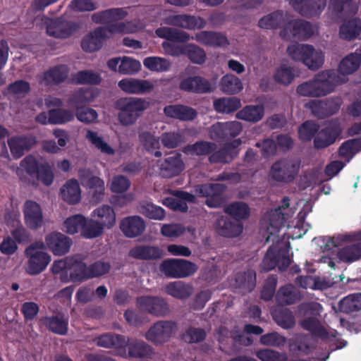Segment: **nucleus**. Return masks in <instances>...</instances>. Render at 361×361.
Returning a JSON list of instances; mask_svg holds the SVG:
<instances>
[{
    "label": "nucleus",
    "instance_id": "nucleus-1",
    "mask_svg": "<svg viewBox=\"0 0 361 361\" xmlns=\"http://www.w3.org/2000/svg\"><path fill=\"white\" fill-rule=\"evenodd\" d=\"M285 204L286 208L282 206L271 211L262 221V226L266 229L268 234L267 241H271L275 243L268 250L264 258L263 266L266 270H270L276 265L279 266L280 269H284L290 263L288 255L289 243L281 240L277 235L289 217L288 203H285Z\"/></svg>",
    "mask_w": 361,
    "mask_h": 361
},
{
    "label": "nucleus",
    "instance_id": "nucleus-2",
    "mask_svg": "<svg viewBox=\"0 0 361 361\" xmlns=\"http://www.w3.org/2000/svg\"><path fill=\"white\" fill-rule=\"evenodd\" d=\"M144 27L145 25L140 20L119 22L106 27H100L83 37L81 47L85 51L93 52L99 50L104 42L114 35L135 33Z\"/></svg>",
    "mask_w": 361,
    "mask_h": 361
},
{
    "label": "nucleus",
    "instance_id": "nucleus-3",
    "mask_svg": "<svg viewBox=\"0 0 361 361\" xmlns=\"http://www.w3.org/2000/svg\"><path fill=\"white\" fill-rule=\"evenodd\" d=\"M281 24H283L281 32L283 38L306 39L314 33V27L309 23L302 20H290L286 13L280 11L267 15L259 21V26L264 29H274Z\"/></svg>",
    "mask_w": 361,
    "mask_h": 361
},
{
    "label": "nucleus",
    "instance_id": "nucleus-4",
    "mask_svg": "<svg viewBox=\"0 0 361 361\" xmlns=\"http://www.w3.org/2000/svg\"><path fill=\"white\" fill-rule=\"evenodd\" d=\"M321 240L322 244L320 247L324 255L321 257L320 262L328 264L331 268H334V260L336 257L346 262H352L361 258V242L345 247L338 252L336 251V247L341 243L352 240L350 235H339L333 238L324 237Z\"/></svg>",
    "mask_w": 361,
    "mask_h": 361
},
{
    "label": "nucleus",
    "instance_id": "nucleus-5",
    "mask_svg": "<svg viewBox=\"0 0 361 361\" xmlns=\"http://www.w3.org/2000/svg\"><path fill=\"white\" fill-rule=\"evenodd\" d=\"M88 220L90 226L85 230V238H94L116 225V215L112 207L102 204L92 211L91 219Z\"/></svg>",
    "mask_w": 361,
    "mask_h": 361
},
{
    "label": "nucleus",
    "instance_id": "nucleus-6",
    "mask_svg": "<svg viewBox=\"0 0 361 361\" xmlns=\"http://www.w3.org/2000/svg\"><path fill=\"white\" fill-rule=\"evenodd\" d=\"M149 106V103L142 98H121L115 104V108L118 111V121L123 126H132Z\"/></svg>",
    "mask_w": 361,
    "mask_h": 361
},
{
    "label": "nucleus",
    "instance_id": "nucleus-7",
    "mask_svg": "<svg viewBox=\"0 0 361 361\" xmlns=\"http://www.w3.org/2000/svg\"><path fill=\"white\" fill-rule=\"evenodd\" d=\"M336 82V75L332 71H323L312 80L300 85L297 92L304 97H322L331 92Z\"/></svg>",
    "mask_w": 361,
    "mask_h": 361
},
{
    "label": "nucleus",
    "instance_id": "nucleus-8",
    "mask_svg": "<svg viewBox=\"0 0 361 361\" xmlns=\"http://www.w3.org/2000/svg\"><path fill=\"white\" fill-rule=\"evenodd\" d=\"M287 53L292 59L302 61L312 70L321 67L324 61L323 52L309 44H291L288 47Z\"/></svg>",
    "mask_w": 361,
    "mask_h": 361
},
{
    "label": "nucleus",
    "instance_id": "nucleus-9",
    "mask_svg": "<svg viewBox=\"0 0 361 361\" xmlns=\"http://www.w3.org/2000/svg\"><path fill=\"white\" fill-rule=\"evenodd\" d=\"M25 253L28 258L26 271L30 275L39 274L51 262V256L44 251V245L42 242L31 245Z\"/></svg>",
    "mask_w": 361,
    "mask_h": 361
},
{
    "label": "nucleus",
    "instance_id": "nucleus-10",
    "mask_svg": "<svg viewBox=\"0 0 361 361\" xmlns=\"http://www.w3.org/2000/svg\"><path fill=\"white\" fill-rule=\"evenodd\" d=\"M300 165L299 159L280 160L271 166L269 176L274 181L288 183L297 177Z\"/></svg>",
    "mask_w": 361,
    "mask_h": 361
},
{
    "label": "nucleus",
    "instance_id": "nucleus-11",
    "mask_svg": "<svg viewBox=\"0 0 361 361\" xmlns=\"http://www.w3.org/2000/svg\"><path fill=\"white\" fill-rule=\"evenodd\" d=\"M79 178L82 185L86 188L89 201L98 204L105 197V183L100 177L94 175L90 170L79 171Z\"/></svg>",
    "mask_w": 361,
    "mask_h": 361
},
{
    "label": "nucleus",
    "instance_id": "nucleus-12",
    "mask_svg": "<svg viewBox=\"0 0 361 361\" xmlns=\"http://www.w3.org/2000/svg\"><path fill=\"white\" fill-rule=\"evenodd\" d=\"M41 20L45 25L47 34L56 39H67L79 28L77 23L59 18L52 19L42 16Z\"/></svg>",
    "mask_w": 361,
    "mask_h": 361
},
{
    "label": "nucleus",
    "instance_id": "nucleus-13",
    "mask_svg": "<svg viewBox=\"0 0 361 361\" xmlns=\"http://www.w3.org/2000/svg\"><path fill=\"white\" fill-rule=\"evenodd\" d=\"M301 310L304 311L305 316L301 322L302 328L320 337H326L327 332L317 319V316L322 311L321 305L317 302L305 304L302 306Z\"/></svg>",
    "mask_w": 361,
    "mask_h": 361
},
{
    "label": "nucleus",
    "instance_id": "nucleus-14",
    "mask_svg": "<svg viewBox=\"0 0 361 361\" xmlns=\"http://www.w3.org/2000/svg\"><path fill=\"white\" fill-rule=\"evenodd\" d=\"M197 269L194 263L185 259H168L161 264V271L171 278H185L193 274Z\"/></svg>",
    "mask_w": 361,
    "mask_h": 361
},
{
    "label": "nucleus",
    "instance_id": "nucleus-15",
    "mask_svg": "<svg viewBox=\"0 0 361 361\" xmlns=\"http://www.w3.org/2000/svg\"><path fill=\"white\" fill-rule=\"evenodd\" d=\"M177 327L172 322H159L154 324L146 333L145 338L154 344L166 342L176 331Z\"/></svg>",
    "mask_w": 361,
    "mask_h": 361
},
{
    "label": "nucleus",
    "instance_id": "nucleus-16",
    "mask_svg": "<svg viewBox=\"0 0 361 361\" xmlns=\"http://www.w3.org/2000/svg\"><path fill=\"white\" fill-rule=\"evenodd\" d=\"M156 85V80L126 78L121 80L118 86L129 94H144L151 92Z\"/></svg>",
    "mask_w": 361,
    "mask_h": 361
},
{
    "label": "nucleus",
    "instance_id": "nucleus-17",
    "mask_svg": "<svg viewBox=\"0 0 361 361\" xmlns=\"http://www.w3.org/2000/svg\"><path fill=\"white\" fill-rule=\"evenodd\" d=\"M44 245L54 255L61 256L69 252L72 240L60 232L53 231L45 236Z\"/></svg>",
    "mask_w": 361,
    "mask_h": 361
},
{
    "label": "nucleus",
    "instance_id": "nucleus-18",
    "mask_svg": "<svg viewBox=\"0 0 361 361\" xmlns=\"http://www.w3.org/2000/svg\"><path fill=\"white\" fill-rule=\"evenodd\" d=\"M24 221L27 228L37 230L44 224V216L41 206L33 200H26L23 206Z\"/></svg>",
    "mask_w": 361,
    "mask_h": 361
},
{
    "label": "nucleus",
    "instance_id": "nucleus-19",
    "mask_svg": "<svg viewBox=\"0 0 361 361\" xmlns=\"http://www.w3.org/2000/svg\"><path fill=\"white\" fill-rule=\"evenodd\" d=\"M225 187L220 183L199 185L195 192L201 197H207L206 204L210 207H219L223 203L221 196Z\"/></svg>",
    "mask_w": 361,
    "mask_h": 361
},
{
    "label": "nucleus",
    "instance_id": "nucleus-20",
    "mask_svg": "<svg viewBox=\"0 0 361 361\" xmlns=\"http://www.w3.org/2000/svg\"><path fill=\"white\" fill-rule=\"evenodd\" d=\"M329 14L337 20L355 14L358 11V4L354 0H329Z\"/></svg>",
    "mask_w": 361,
    "mask_h": 361
},
{
    "label": "nucleus",
    "instance_id": "nucleus-21",
    "mask_svg": "<svg viewBox=\"0 0 361 361\" xmlns=\"http://www.w3.org/2000/svg\"><path fill=\"white\" fill-rule=\"evenodd\" d=\"M164 23L188 30L201 29L206 25V21L203 18L185 14L169 16L164 20Z\"/></svg>",
    "mask_w": 361,
    "mask_h": 361
},
{
    "label": "nucleus",
    "instance_id": "nucleus-22",
    "mask_svg": "<svg viewBox=\"0 0 361 361\" xmlns=\"http://www.w3.org/2000/svg\"><path fill=\"white\" fill-rule=\"evenodd\" d=\"M137 306L157 316H163L169 312L168 304L164 299L157 297H141L137 300Z\"/></svg>",
    "mask_w": 361,
    "mask_h": 361
},
{
    "label": "nucleus",
    "instance_id": "nucleus-23",
    "mask_svg": "<svg viewBox=\"0 0 361 361\" xmlns=\"http://www.w3.org/2000/svg\"><path fill=\"white\" fill-rule=\"evenodd\" d=\"M120 228L126 237L134 238L145 231V224L138 216H128L121 221Z\"/></svg>",
    "mask_w": 361,
    "mask_h": 361
},
{
    "label": "nucleus",
    "instance_id": "nucleus-24",
    "mask_svg": "<svg viewBox=\"0 0 361 361\" xmlns=\"http://www.w3.org/2000/svg\"><path fill=\"white\" fill-rule=\"evenodd\" d=\"M69 280L73 282H82L90 279L88 267L80 256L71 257V263L68 267Z\"/></svg>",
    "mask_w": 361,
    "mask_h": 361
},
{
    "label": "nucleus",
    "instance_id": "nucleus-25",
    "mask_svg": "<svg viewBox=\"0 0 361 361\" xmlns=\"http://www.w3.org/2000/svg\"><path fill=\"white\" fill-rule=\"evenodd\" d=\"M61 199L68 204H75L81 200V189L76 179L67 180L60 189Z\"/></svg>",
    "mask_w": 361,
    "mask_h": 361
},
{
    "label": "nucleus",
    "instance_id": "nucleus-26",
    "mask_svg": "<svg viewBox=\"0 0 361 361\" xmlns=\"http://www.w3.org/2000/svg\"><path fill=\"white\" fill-rule=\"evenodd\" d=\"M180 88L184 91L197 93L207 92L212 90L210 82L200 76H190L183 79Z\"/></svg>",
    "mask_w": 361,
    "mask_h": 361
},
{
    "label": "nucleus",
    "instance_id": "nucleus-27",
    "mask_svg": "<svg viewBox=\"0 0 361 361\" xmlns=\"http://www.w3.org/2000/svg\"><path fill=\"white\" fill-rule=\"evenodd\" d=\"M37 141L35 137H22L15 136L8 140L11 152L13 157H20L25 150H27L36 144Z\"/></svg>",
    "mask_w": 361,
    "mask_h": 361
},
{
    "label": "nucleus",
    "instance_id": "nucleus-28",
    "mask_svg": "<svg viewBox=\"0 0 361 361\" xmlns=\"http://www.w3.org/2000/svg\"><path fill=\"white\" fill-rule=\"evenodd\" d=\"M195 40L205 46L223 47L228 44L226 36L219 32L202 31L195 34Z\"/></svg>",
    "mask_w": 361,
    "mask_h": 361
},
{
    "label": "nucleus",
    "instance_id": "nucleus-29",
    "mask_svg": "<svg viewBox=\"0 0 361 361\" xmlns=\"http://www.w3.org/2000/svg\"><path fill=\"white\" fill-rule=\"evenodd\" d=\"M127 343L123 347L119 355L123 357H141L149 351V346L142 341L126 338Z\"/></svg>",
    "mask_w": 361,
    "mask_h": 361
},
{
    "label": "nucleus",
    "instance_id": "nucleus-30",
    "mask_svg": "<svg viewBox=\"0 0 361 361\" xmlns=\"http://www.w3.org/2000/svg\"><path fill=\"white\" fill-rule=\"evenodd\" d=\"M128 15L127 11L123 8H114L99 11L92 14V20L99 24L109 23L122 20Z\"/></svg>",
    "mask_w": 361,
    "mask_h": 361
},
{
    "label": "nucleus",
    "instance_id": "nucleus-31",
    "mask_svg": "<svg viewBox=\"0 0 361 361\" xmlns=\"http://www.w3.org/2000/svg\"><path fill=\"white\" fill-rule=\"evenodd\" d=\"M184 168L183 163L178 155L166 158L159 164L160 173L162 176L171 178L180 173Z\"/></svg>",
    "mask_w": 361,
    "mask_h": 361
},
{
    "label": "nucleus",
    "instance_id": "nucleus-32",
    "mask_svg": "<svg viewBox=\"0 0 361 361\" xmlns=\"http://www.w3.org/2000/svg\"><path fill=\"white\" fill-rule=\"evenodd\" d=\"M90 226V222L82 214H75L67 218L63 222V230L68 234L73 235L79 231L85 238V230Z\"/></svg>",
    "mask_w": 361,
    "mask_h": 361
},
{
    "label": "nucleus",
    "instance_id": "nucleus-33",
    "mask_svg": "<svg viewBox=\"0 0 361 361\" xmlns=\"http://www.w3.org/2000/svg\"><path fill=\"white\" fill-rule=\"evenodd\" d=\"M165 291L172 297L185 300L189 298L194 292L192 285L181 281L171 282L165 287Z\"/></svg>",
    "mask_w": 361,
    "mask_h": 361
},
{
    "label": "nucleus",
    "instance_id": "nucleus-34",
    "mask_svg": "<svg viewBox=\"0 0 361 361\" xmlns=\"http://www.w3.org/2000/svg\"><path fill=\"white\" fill-rule=\"evenodd\" d=\"M175 197L166 198L164 204L174 209L185 212L188 209L186 202H193L195 197L194 195L182 191H176Z\"/></svg>",
    "mask_w": 361,
    "mask_h": 361
},
{
    "label": "nucleus",
    "instance_id": "nucleus-35",
    "mask_svg": "<svg viewBox=\"0 0 361 361\" xmlns=\"http://www.w3.org/2000/svg\"><path fill=\"white\" fill-rule=\"evenodd\" d=\"M164 112L168 117L182 121L192 120L197 115L192 108L179 104L169 105L164 108Z\"/></svg>",
    "mask_w": 361,
    "mask_h": 361
},
{
    "label": "nucleus",
    "instance_id": "nucleus-36",
    "mask_svg": "<svg viewBox=\"0 0 361 361\" xmlns=\"http://www.w3.org/2000/svg\"><path fill=\"white\" fill-rule=\"evenodd\" d=\"M242 125L238 121H231L227 123H218L212 126L211 129L212 137H216L220 135L221 133L224 135L236 136L242 130Z\"/></svg>",
    "mask_w": 361,
    "mask_h": 361
},
{
    "label": "nucleus",
    "instance_id": "nucleus-37",
    "mask_svg": "<svg viewBox=\"0 0 361 361\" xmlns=\"http://www.w3.org/2000/svg\"><path fill=\"white\" fill-rule=\"evenodd\" d=\"M85 137L102 154L109 156L114 155L115 149L98 133L88 130L86 132Z\"/></svg>",
    "mask_w": 361,
    "mask_h": 361
},
{
    "label": "nucleus",
    "instance_id": "nucleus-38",
    "mask_svg": "<svg viewBox=\"0 0 361 361\" xmlns=\"http://www.w3.org/2000/svg\"><path fill=\"white\" fill-rule=\"evenodd\" d=\"M264 115V108L263 105H248L239 111L236 117L239 119L249 122H258L262 120Z\"/></svg>",
    "mask_w": 361,
    "mask_h": 361
},
{
    "label": "nucleus",
    "instance_id": "nucleus-39",
    "mask_svg": "<svg viewBox=\"0 0 361 361\" xmlns=\"http://www.w3.org/2000/svg\"><path fill=\"white\" fill-rule=\"evenodd\" d=\"M241 141L240 139L235 140L232 143L226 146L223 149L214 153L210 157L211 162L226 163L231 161L233 157L237 154L235 148L240 146Z\"/></svg>",
    "mask_w": 361,
    "mask_h": 361
},
{
    "label": "nucleus",
    "instance_id": "nucleus-40",
    "mask_svg": "<svg viewBox=\"0 0 361 361\" xmlns=\"http://www.w3.org/2000/svg\"><path fill=\"white\" fill-rule=\"evenodd\" d=\"M130 255L138 259H149L159 258L163 255V251L155 246L140 245L132 248Z\"/></svg>",
    "mask_w": 361,
    "mask_h": 361
},
{
    "label": "nucleus",
    "instance_id": "nucleus-41",
    "mask_svg": "<svg viewBox=\"0 0 361 361\" xmlns=\"http://www.w3.org/2000/svg\"><path fill=\"white\" fill-rule=\"evenodd\" d=\"M222 92L228 94H235L241 92L243 85L241 80L233 74H226L222 77L220 82Z\"/></svg>",
    "mask_w": 361,
    "mask_h": 361
},
{
    "label": "nucleus",
    "instance_id": "nucleus-42",
    "mask_svg": "<svg viewBox=\"0 0 361 361\" xmlns=\"http://www.w3.org/2000/svg\"><path fill=\"white\" fill-rule=\"evenodd\" d=\"M361 33V19L355 18L343 23L340 27V37L350 40Z\"/></svg>",
    "mask_w": 361,
    "mask_h": 361
},
{
    "label": "nucleus",
    "instance_id": "nucleus-43",
    "mask_svg": "<svg viewBox=\"0 0 361 361\" xmlns=\"http://www.w3.org/2000/svg\"><path fill=\"white\" fill-rule=\"evenodd\" d=\"M68 323V318L62 315L52 316L44 319V324L50 331L61 335L67 333Z\"/></svg>",
    "mask_w": 361,
    "mask_h": 361
},
{
    "label": "nucleus",
    "instance_id": "nucleus-44",
    "mask_svg": "<svg viewBox=\"0 0 361 361\" xmlns=\"http://www.w3.org/2000/svg\"><path fill=\"white\" fill-rule=\"evenodd\" d=\"M68 73V69L67 66H56L44 73L42 82L47 85L58 84L67 78Z\"/></svg>",
    "mask_w": 361,
    "mask_h": 361
},
{
    "label": "nucleus",
    "instance_id": "nucleus-45",
    "mask_svg": "<svg viewBox=\"0 0 361 361\" xmlns=\"http://www.w3.org/2000/svg\"><path fill=\"white\" fill-rule=\"evenodd\" d=\"M216 229L220 235L226 237L238 236L243 231V227L240 223H233L224 218L218 221Z\"/></svg>",
    "mask_w": 361,
    "mask_h": 361
},
{
    "label": "nucleus",
    "instance_id": "nucleus-46",
    "mask_svg": "<svg viewBox=\"0 0 361 361\" xmlns=\"http://www.w3.org/2000/svg\"><path fill=\"white\" fill-rule=\"evenodd\" d=\"M156 35L161 38H166L171 42H185L193 37L184 31H178L170 27H160L156 30Z\"/></svg>",
    "mask_w": 361,
    "mask_h": 361
},
{
    "label": "nucleus",
    "instance_id": "nucleus-47",
    "mask_svg": "<svg viewBox=\"0 0 361 361\" xmlns=\"http://www.w3.org/2000/svg\"><path fill=\"white\" fill-rule=\"evenodd\" d=\"M126 338L119 335H114L110 334H106L102 335L96 339V343L98 345L104 347V348H110L114 347L119 350L121 351L123 347L127 343Z\"/></svg>",
    "mask_w": 361,
    "mask_h": 361
},
{
    "label": "nucleus",
    "instance_id": "nucleus-48",
    "mask_svg": "<svg viewBox=\"0 0 361 361\" xmlns=\"http://www.w3.org/2000/svg\"><path fill=\"white\" fill-rule=\"evenodd\" d=\"M144 66L152 72H165L170 69L171 63L169 60L159 57L149 56L143 61Z\"/></svg>",
    "mask_w": 361,
    "mask_h": 361
},
{
    "label": "nucleus",
    "instance_id": "nucleus-49",
    "mask_svg": "<svg viewBox=\"0 0 361 361\" xmlns=\"http://www.w3.org/2000/svg\"><path fill=\"white\" fill-rule=\"evenodd\" d=\"M339 130L337 128H329L319 132L314 140L317 148H324L332 144L338 136Z\"/></svg>",
    "mask_w": 361,
    "mask_h": 361
},
{
    "label": "nucleus",
    "instance_id": "nucleus-50",
    "mask_svg": "<svg viewBox=\"0 0 361 361\" xmlns=\"http://www.w3.org/2000/svg\"><path fill=\"white\" fill-rule=\"evenodd\" d=\"M96 95V91L92 88H80L70 97L68 103L73 106L89 103Z\"/></svg>",
    "mask_w": 361,
    "mask_h": 361
},
{
    "label": "nucleus",
    "instance_id": "nucleus-51",
    "mask_svg": "<svg viewBox=\"0 0 361 361\" xmlns=\"http://www.w3.org/2000/svg\"><path fill=\"white\" fill-rule=\"evenodd\" d=\"M360 62V53L351 54L341 61L339 65V71L343 74H351L358 68Z\"/></svg>",
    "mask_w": 361,
    "mask_h": 361
},
{
    "label": "nucleus",
    "instance_id": "nucleus-52",
    "mask_svg": "<svg viewBox=\"0 0 361 361\" xmlns=\"http://www.w3.org/2000/svg\"><path fill=\"white\" fill-rule=\"evenodd\" d=\"M139 212L149 219L161 221L166 214L163 208L152 203L145 202L140 205Z\"/></svg>",
    "mask_w": 361,
    "mask_h": 361
},
{
    "label": "nucleus",
    "instance_id": "nucleus-53",
    "mask_svg": "<svg viewBox=\"0 0 361 361\" xmlns=\"http://www.w3.org/2000/svg\"><path fill=\"white\" fill-rule=\"evenodd\" d=\"M72 82L75 84L97 85L102 81L100 75L92 71H78L72 76Z\"/></svg>",
    "mask_w": 361,
    "mask_h": 361
},
{
    "label": "nucleus",
    "instance_id": "nucleus-54",
    "mask_svg": "<svg viewBox=\"0 0 361 361\" xmlns=\"http://www.w3.org/2000/svg\"><path fill=\"white\" fill-rule=\"evenodd\" d=\"M215 109L221 113H230L241 106L240 100L236 97L221 98L214 102Z\"/></svg>",
    "mask_w": 361,
    "mask_h": 361
},
{
    "label": "nucleus",
    "instance_id": "nucleus-55",
    "mask_svg": "<svg viewBox=\"0 0 361 361\" xmlns=\"http://www.w3.org/2000/svg\"><path fill=\"white\" fill-rule=\"evenodd\" d=\"M339 309L344 312H352L361 310V293L351 294L339 302Z\"/></svg>",
    "mask_w": 361,
    "mask_h": 361
},
{
    "label": "nucleus",
    "instance_id": "nucleus-56",
    "mask_svg": "<svg viewBox=\"0 0 361 361\" xmlns=\"http://www.w3.org/2000/svg\"><path fill=\"white\" fill-rule=\"evenodd\" d=\"M40 163H39L35 158L32 156H27L23 159L20 166L16 169L17 175L20 178H23V172L25 171L30 175L36 174L39 170Z\"/></svg>",
    "mask_w": 361,
    "mask_h": 361
},
{
    "label": "nucleus",
    "instance_id": "nucleus-57",
    "mask_svg": "<svg viewBox=\"0 0 361 361\" xmlns=\"http://www.w3.org/2000/svg\"><path fill=\"white\" fill-rule=\"evenodd\" d=\"M35 175L37 179L46 186H49L54 183V173L51 166L47 161L40 163Z\"/></svg>",
    "mask_w": 361,
    "mask_h": 361
},
{
    "label": "nucleus",
    "instance_id": "nucleus-58",
    "mask_svg": "<svg viewBox=\"0 0 361 361\" xmlns=\"http://www.w3.org/2000/svg\"><path fill=\"white\" fill-rule=\"evenodd\" d=\"M295 78L293 69L285 64L276 68L274 78L275 81L283 85H288L293 82Z\"/></svg>",
    "mask_w": 361,
    "mask_h": 361
},
{
    "label": "nucleus",
    "instance_id": "nucleus-59",
    "mask_svg": "<svg viewBox=\"0 0 361 361\" xmlns=\"http://www.w3.org/2000/svg\"><path fill=\"white\" fill-rule=\"evenodd\" d=\"M225 212L236 219H244L250 215V208L244 202H235L226 207Z\"/></svg>",
    "mask_w": 361,
    "mask_h": 361
},
{
    "label": "nucleus",
    "instance_id": "nucleus-60",
    "mask_svg": "<svg viewBox=\"0 0 361 361\" xmlns=\"http://www.w3.org/2000/svg\"><path fill=\"white\" fill-rule=\"evenodd\" d=\"M277 298L281 303L289 305L299 300L300 296L296 293L294 286L287 285L279 290Z\"/></svg>",
    "mask_w": 361,
    "mask_h": 361
},
{
    "label": "nucleus",
    "instance_id": "nucleus-61",
    "mask_svg": "<svg viewBox=\"0 0 361 361\" xmlns=\"http://www.w3.org/2000/svg\"><path fill=\"white\" fill-rule=\"evenodd\" d=\"M188 59L194 63L202 64L205 62L207 55L204 50L200 47L189 44L186 45V54Z\"/></svg>",
    "mask_w": 361,
    "mask_h": 361
},
{
    "label": "nucleus",
    "instance_id": "nucleus-62",
    "mask_svg": "<svg viewBox=\"0 0 361 361\" xmlns=\"http://www.w3.org/2000/svg\"><path fill=\"white\" fill-rule=\"evenodd\" d=\"M51 124L54 125L64 124L74 118V114L72 111L63 109H51Z\"/></svg>",
    "mask_w": 361,
    "mask_h": 361
},
{
    "label": "nucleus",
    "instance_id": "nucleus-63",
    "mask_svg": "<svg viewBox=\"0 0 361 361\" xmlns=\"http://www.w3.org/2000/svg\"><path fill=\"white\" fill-rule=\"evenodd\" d=\"M120 73L124 75H134L141 69V63L138 60L128 56H123Z\"/></svg>",
    "mask_w": 361,
    "mask_h": 361
},
{
    "label": "nucleus",
    "instance_id": "nucleus-64",
    "mask_svg": "<svg viewBox=\"0 0 361 361\" xmlns=\"http://www.w3.org/2000/svg\"><path fill=\"white\" fill-rule=\"evenodd\" d=\"M109 185L112 192L123 193L130 188V182L124 176L116 175L111 178Z\"/></svg>",
    "mask_w": 361,
    "mask_h": 361
}]
</instances>
